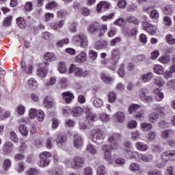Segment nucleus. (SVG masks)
Listing matches in <instances>:
<instances>
[{
    "label": "nucleus",
    "instance_id": "nucleus-1",
    "mask_svg": "<svg viewBox=\"0 0 175 175\" xmlns=\"http://www.w3.org/2000/svg\"><path fill=\"white\" fill-rule=\"evenodd\" d=\"M121 138V135L118 133L109 134L108 137V142L109 143V146L107 145H104L103 146V150L104 152L105 159L107 161H110L111 159V150H117L118 148V140Z\"/></svg>",
    "mask_w": 175,
    "mask_h": 175
},
{
    "label": "nucleus",
    "instance_id": "nucleus-2",
    "mask_svg": "<svg viewBox=\"0 0 175 175\" xmlns=\"http://www.w3.org/2000/svg\"><path fill=\"white\" fill-rule=\"evenodd\" d=\"M72 42L76 46L81 47V49H86L88 46V38L87 35L83 33L74 36Z\"/></svg>",
    "mask_w": 175,
    "mask_h": 175
},
{
    "label": "nucleus",
    "instance_id": "nucleus-3",
    "mask_svg": "<svg viewBox=\"0 0 175 175\" xmlns=\"http://www.w3.org/2000/svg\"><path fill=\"white\" fill-rule=\"evenodd\" d=\"M91 140L96 144H102L106 137V133L105 131L100 129H94L91 132Z\"/></svg>",
    "mask_w": 175,
    "mask_h": 175
},
{
    "label": "nucleus",
    "instance_id": "nucleus-4",
    "mask_svg": "<svg viewBox=\"0 0 175 175\" xmlns=\"http://www.w3.org/2000/svg\"><path fill=\"white\" fill-rule=\"evenodd\" d=\"M88 31H89L90 33H96V32L98 31V36H103L106 31H107V25L100 26L98 23H93L89 26Z\"/></svg>",
    "mask_w": 175,
    "mask_h": 175
},
{
    "label": "nucleus",
    "instance_id": "nucleus-5",
    "mask_svg": "<svg viewBox=\"0 0 175 175\" xmlns=\"http://www.w3.org/2000/svg\"><path fill=\"white\" fill-rule=\"evenodd\" d=\"M53 157V154L49 152H44L40 155V161L39 165L41 167H44L50 165V158Z\"/></svg>",
    "mask_w": 175,
    "mask_h": 175
},
{
    "label": "nucleus",
    "instance_id": "nucleus-6",
    "mask_svg": "<svg viewBox=\"0 0 175 175\" xmlns=\"http://www.w3.org/2000/svg\"><path fill=\"white\" fill-rule=\"evenodd\" d=\"M111 59L112 64L108 65L109 69L111 70H116V64L118 62V59H120V50L118 49H113L111 52Z\"/></svg>",
    "mask_w": 175,
    "mask_h": 175
},
{
    "label": "nucleus",
    "instance_id": "nucleus-7",
    "mask_svg": "<svg viewBox=\"0 0 175 175\" xmlns=\"http://www.w3.org/2000/svg\"><path fill=\"white\" fill-rule=\"evenodd\" d=\"M85 160L81 157H75L72 159V163H71V167L72 169H81L84 166V163Z\"/></svg>",
    "mask_w": 175,
    "mask_h": 175
},
{
    "label": "nucleus",
    "instance_id": "nucleus-8",
    "mask_svg": "<svg viewBox=\"0 0 175 175\" xmlns=\"http://www.w3.org/2000/svg\"><path fill=\"white\" fill-rule=\"evenodd\" d=\"M147 89L142 88L139 90V98L142 102H146V103H150L154 100V97L151 95H147Z\"/></svg>",
    "mask_w": 175,
    "mask_h": 175
},
{
    "label": "nucleus",
    "instance_id": "nucleus-9",
    "mask_svg": "<svg viewBox=\"0 0 175 175\" xmlns=\"http://www.w3.org/2000/svg\"><path fill=\"white\" fill-rule=\"evenodd\" d=\"M161 158L165 162H167V161H174L175 159V150H168L163 152Z\"/></svg>",
    "mask_w": 175,
    "mask_h": 175
},
{
    "label": "nucleus",
    "instance_id": "nucleus-10",
    "mask_svg": "<svg viewBox=\"0 0 175 175\" xmlns=\"http://www.w3.org/2000/svg\"><path fill=\"white\" fill-rule=\"evenodd\" d=\"M75 76L79 79H81V77H88V76H90V72L88 70H83L81 68L77 67L75 72Z\"/></svg>",
    "mask_w": 175,
    "mask_h": 175
},
{
    "label": "nucleus",
    "instance_id": "nucleus-11",
    "mask_svg": "<svg viewBox=\"0 0 175 175\" xmlns=\"http://www.w3.org/2000/svg\"><path fill=\"white\" fill-rule=\"evenodd\" d=\"M91 102L93 105V107L96 109H99L103 106V100L96 96L92 97Z\"/></svg>",
    "mask_w": 175,
    "mask_h": 175
},
{
    "label": "nucleus",
    "instance_id": "nucleus-12",
    "mask_svg": "<svg viewBox=\"0 0 175 175\" xmlns=\"http://www.w3.org/2000/svg\"><path fill=\"white\" fill-rule=\"evenodd\" d=\"M73 146L75 148H81L83 147V138L80 135H74Z\"/></svg>",
    "mask_w": 175,
    "mask_h": 175
},
{
    "label": "nucleus",
    "instance_id": "nucleus-13",
    "mask_svg": "<svg viewBox=\"0 0 175 175\" xmlns=\"http://www.w3.org/2000/svg\"><path fill=\"white\" fill-rule=\"evenodd\" d=\"M113 120L115 122H119V124H123V122H125V114L121 111L116 113L113 115Z\"/></svg>",
    "mask_w": 175,
    "mask_h": 175
},
{
    "label": "nucleus",
    "instance_id": "nucleus-14",
    "mask_svg": "<svg viewBox=\"0 0 175 175\" xmlns=\"http://www.w3.org/2000/svg\"><path fill=\"white\" fill-rule=\"evenodd\" d=\"M44 66H47L46 63L42 64L40 68L37 70V75L40 77H46V76H47V68Z\"/></svg>",
    "mask_w": 175,
    "mask_h": 175
},
{
    "label": "nucleus",
    "instance_id": "nucleus-15",
    "mask_svg": "<svg viewBox=\"0 0 175 175\" xmlns=\"http://www.w3.org/2000/svg\"><path fill=\"white\" fill-rule=\"evenodd\" d=\"M62 95L66 103H70V102L75 99V96L70 92H64Z\"/></svg>",
    "mask_w": 175,
    "mask_h": 175
},
{
    "label": "nucleus",
    "instance_id": "nucleus-16",
    "mask_svg": "<svg viewBox=\"0 0 175 175\" xmlns=\"http://www.w3.org/2000/svg\"><path fill=\"white\" fill-rule=\"evenodd\" d=\"M56 144L58 147H63L66 143V136L65 135H59L55 139Z\"/></svg>",
    "mask_w": 175,
    "mask_h": 175
},
{
    "label": "nucleus",
    "instance_id": "nucleus-17",
    "mask_svg": "<svg viewBox=\"0 0 175 175\" xmlns=\"http://www.w3.org/2000/svg\"><path fill=\"white\" fill-rule=\"evenodd\" d=\"M100 79L105 84H111V83L114 81V78L110 77V75H107V74L105 72L100 73Z\"/></svg>",
    "mask_w": 175,
    "mask_h": 175
},
{
    "label": "nucleus",
    "instance_id": "nucleus-18",
    "mask_svg": "<svg viewBox=\"0 0 175 175\" xmlns=\"http://www.w3.org/2000/svg\"><path fill=\"white\" fill-rule=\"evenodd\" d=\"M110 8V5H109V3L106 1H101L99 4L97 5V11L99 12H105V10H107Z\"/></svg>",
    "mask_w": 175,
    "mask_h": 175
},
{
    "label": "nucleus",
    "instance_id": "nucleus-19",
    "mask_svg": "<svg viewBox=\"0 0 175 175\" xmlns=\"http://www.w3.org/2000/svg\"><path fill=\"white\" fill-rule=\"evenodd\" d=\"M87 53L85 52H81L79 55L75 57L76 62L83 64L87 61Z\"/></svg>",
    "mask_w": 175,
    "mask_h": 175
},
{
    "label": "nucleus",
    "instance_id": "nucleus-20",
    "mask_svg": "<svg viewBox=\"0 0 175 175\" xmlns=\"http://www.w3.org/2000/svg\"><path fill=\"white\" fill-rule=\"evenodd\" d=\"M21 69L27 75H30L31 72H32L33 67L31 65L27 66V64L24 62V59H23L21 62Z\"/></svg>",
    "mask_w": 175,
    "mask_h": 175
},
{
    "label": "nucleus",
    "instance_id": "nucleus-21",
    "mask_svg": "<svg viewBox=\"0 0 175 175\" xmlns=\"http://www.w3.org/2000/svg\"><path fill=\"white\" fill-rule=\"evenodd\" d=\"M140 161H143V162H151V161H152V159H154V157L152 156V154H140L137 155Z\"/></svg>",
    "mask_w": 175,
    "mask_h": 175
},
{
    "label": "nucleus",
    "instance_id": "nucleus-22",
    "mask_svg": "<svg viewBox=\"0 0 175 175\" xmlns=\"http://www.w3.org/2000/svg\"><path fill=\"white\" fill-rule=\"evenodd\" d=\"M152 77H154V75L152 72H149L146 74H144L141 76V80L143 83H148V81H151L152 80Z\"/></svg>",
    "mask_w": 175,
    "mask_h": 175
},
{
    "label": "nucleus",
    "instance_id": "nucleus-23",
    "mask_svg": "<svg viewBox=\"0 0 175 175\" xmlns=\"http://www.w3.org/2000/svg\"><path fill=\"white\" fill-rule=\"evenodd\" d=\"M16 24L21 29H24L27 27L25 19L23 17H18L16 18Z\"/></svg>",
    "mask_w": 175,
    "mask_h": 175
},
{
    "label": "nucleus",
    "instance_id": "nucleus-24",
    "mask_svg": "<svg viewBox=\"0 0 175 175\" xmlns=\"http://www.w3.org/2000/svg\"><path fill=\"white\" fill-rule=\"evenodd\" d=\"M135 147L138 151H147L148 150V146L143 142L136 143Z\"/></svg>",
    "mask_w": 175,
    "mask_h": 175
},
{
    "label": "nucleus",
    "instance_id": "nucleus-25",
    "mask_svg": "<svg viewBox=\"0 0 175 175\" xmlns=\"http://www.w3.org/2000/svg\"><path fill=\"white\" fill-rule=\"evenodd\" d=\"M154 94H155V97L154 99L155 100H157V102H161L163 98H165V95L163 94V92L159 91V89H156L154 90Z\"/></svg>",
    "mask_w": 175,
    "mask_h": 175
},
{
    "label": "nucleus",
    "instance_id": "nucleus-26",
    "mask_svg": "<svg viewBox=\"0 0 175 175\" xmlns=\"http://www.w3.org/2000/svg\"><path fill=\"white\" fill-rule=\"evenodd\" d=\"M159 119V114L152 113L148 116L149 122H152V124L157 122Z\"/></svg>",
    "mask_w": 175,
    "mask_h": 175
},
{
    "label": "nucleus",
    "instance_id": "nucleus-27",
    "mask_svg": "<svg viewBox=\"0 0 175 175\" xmlns=\"http://www.w3.org/2000/svg\"><path fill=\"white\" fill-rule=\"evenodd\" d=\"M72 114L74 117H80L83 114V109L80 107H75L72 110Z\"/></svg>",
    "mask_w": 175,
    "mask_h": 175
},
{
    "label": "nucleus",
    "instance_id": "nucleus-28",
    "mask_svg": "<svg viewBox=\"0 0 175 175\" xmlns=\"http://www.w3.org/2000/svg\"><path fill=\"white\" fill-rule=\"evenodd\" d=\"M153 70L157 75H163V67L159 64H156L153 66Z\"/></svg>",
    "mask_w": 175,
    "mask_h": 175
},
{
    "label": "nucleus",
    "instance_id": "nucleus-29",
    "mask_svg": "<svg viewBox=\"0 0 175 175\" xmlns=\"http://www.w3.org/2000/svg\"><path fill=\"white\" fill-rule=\"evenodd\" d=\"M125 155L126 158H128L129 159H132L137 158V157L139 155V152H132L131 150H126Z\"/></svg>",
    "mask_w": 175,
    "mask_h": 175
},
{
    "label": "nucleus",
    "instance_id": "nucleus-30",
    "mask_svg": "<svg viewBox=\"0 0 175 175\" xmlns=\"http://www.w3.org/2000/svg\"><path fill=\"white\" fill-rule=\"evenodd\" d=\"M64 24H65V21H60L59 22L51 23V28L52 29H57V28H62L64 27Z\"/></svg>",
    "mask_w": 175,
    "mask_h": 175
},
{
    "label": "nucleus",
    "instance_id": "nucleus-31",
    "mask_svg": "<svg viewBox=\"0 0 175 175\" xmlns=\"http://www.w3.org/2000/svg\"><path fill=\"white\" fill-rule=\"evenodd\" d=\"M98 118L102 121V122H107V121L110 120V116H109L106 113L102 112L99 113Z\"/></svg>",
    "mask_w": 175,
    "mask_h": 175
},
{
    "label": "nucleus",
    "instance_id": "nucleus-32",
    "mask_svg": "<svg viewBox=\"0 0 175 175\" xmlns=\"http://www.w3.org/2000/svg\"><path fill=\"white\" fill-rule=\"evenodd\" d=\"M44 58L46 61H55L57 59V57H55V55H54L53 53H47L44 55Z\"/></svg>",
    "mask_w": 175,
    "mask_h": 175
},
{
    "label": "nucleus",
    "instance_id": "nucleus-33",
    "mask_svg": "<svg viewBox=\"0 0 175 175\" xmlns=\"http://www.w3.org/2000/svg\"><path fill=\"white\" fill-rule=\"evenodd\" d=\"M108 99L109 103H114L117 100V94L114 92H110L108 94Z\"/></svg>",
    "mask_w": 175,
    "mask_h": 175
},
{
    "label": "nucleus",
    "instance_id": "nucleus-34",
    "mask_svg": "<svg viewBox=\"0 0 175 175\" xmlns=\"http://www.w3.org/2000/svg\"><path fill=\"white\" fill-rule=\"evenodd\" d=\"M141 129L144 130L145 132H147V131H150V129H152V124L150 123H146L143 122L140 124Z\"/></svg>",
    "mask_w": 175,
    "mask_h": 175
},
{
    "label": "nucleus",
    "instance_id": "nucleus-35",
    "mask_svg": "<svg viewBox=\"0 0 175 175\" xmlns=\"http://www.w3.org/2000/svg\"><path fill=\"white\" fill-rule=\"evenodd\" d=\"M27 85L29 87V88H33V90H35V88L38 87V82H36V80H35V79L31 78L28 80Z\"/></svg>",
    "mask_w": 175,
    "mask_h": 175
},
{
    "label": "nucleus",
    "instance_id": "nucleus-36",
    "mask_svg": "<svg viewBox=\"0 0 175 175\" xmlns=\"http://www.w3.org/2000/svg\"><path fill=\"white\" fill-rule=\"evenodd\" d=\"M154 84H155V85H157V87H163V85H165V81H163V79H162V78L157 77L154 79Z\"/></svg>",
    "mask_w": 175,
    "mask_h": 175
},
{
    "label": "nucleus",
    "instance_id": "nucleus-37",
    "mask_svg": "<svg viewBox=\"0 0 175 175\" xmlns=\"http://www.w3.org/2000/svg\"><path fill=\"white\" fill-rule=\"evenodd\" d=\"M86 150L88 151V152H90V154H92L93 155H95V154H96V152H97L96 148H95V146H94V145H92V144H90V143L88 144Z\"/></svg>",
    "mask_w": 175,
    "mask_h": 175
},
{
    "label": "nucleus",
    "instance_id": "nucleus-38",
    "mask_svg": "<svg viewBox=\"0 0 175 175\" xmlns=\"http://www.w3.org/2000/svg\"><path fill=\"white\" fill-rule=\"evenodd\" d=\"M139 109H140V105L137 104H133L129 107V112L130 114H132V113L137 112V110H139Z\"/></svg>",
    "mask_w": 175,
    "mask_h": 175
},
{
    "label": "nucleus",
    "instance_id": "nucleus-39",
    "mask_svg": "<svg viewBox=\"0 0 175 175\" xmlns=\"http://www.w3.org/2000/svg\"><path fill=\"white\" fill-rule=\"evenodd\" d=\"M124 68H125V64H122L120 65L119 70L118 71V73L120 77H122V79H124V77H125L126 73H125Z\"/></svg>",
    "mask_w": 175,
    "mask_h": 175
},
{
    "label": "nucleus",
    "instance_id": "nucleus-40",
    "mask_svg": "<svg viewBox=\"0 0 175 175\" xmlns=\"http://www.w3.org/2000/svg\"><path fill=\"white\" fill-rule=\"evenodd\" d=\"M36 117L38 121L42 122L44 120V113H43V111L38 109L36 111Z\"/></svg>",
    "mask_w": 175,
    "mask_h": 175
},
{
    "label": "nucleus",
    "instance_id": "nucleus-41",
    "mask_svg": "<svg viewBox=\"0 0 175 175\" xmlns=\"http://www.w3.org/2000/svg\"><path fill=\"white\" fill-rule=\"evenodd\" d=\"M19 131L22 136H27L28 135V130L27 129V126L24 124H21L19 126Z\"/></svg>",
    "mask_w": 175,
    "mask_h": 175
},
{
    "label": "nucleus",
    "instance_id": "nucleus-42",
    "mask_svg": "<svg viewBox=\"0 0 175 175\" xmlns=\"http://www.w3.org/2000/svg\"><path fill=\"white\" fill-rule=\"evenodd\" d=\"M96 174L97 175H106V169L105 168V166L101 165H99L96 170Z\"/></svg>",
    "mask_w": 175,
    "mask_h": 175
},
{
    "label": "nucleus",
    "instance_id": "nucleus-43",
    "mask_svg": "<svg viewBox=\"0 0 175 175\" xmlns=\"http://www.w3.org/2000/svg\"><path fill=\"white\" fill-rule=\"evenodd\" d=\"M171 135H172V130H170V129L163 130L161 133V137L163 139H169Z\"/></svg>",
    "mask_w": 175,
    "mask_h": 175
},
{
    "label": "nucleus",
    "instance_id": "nucleus-44",
    "mask_svg": "<svg viewBox=\"0 0 175 175\" xmlns=\"http://www.w3.org/2000/svg\"><path fill=\"white\" fill-rule=\"evenodd\" d=\"M12 166V161H10V159H5L3 161V168L5 170H9V169H10V167Z\"/></svg>",
    "mask_w": 175,
    "mask_h": 175
},
{
    "label": "nucleus",
    "instance_id": "nucleus-45",
    "mask_svg": "<svg viewBox=\"0 0 175 175\" xmlns=\"http://www.w3.org/2000/svg\"><path fill=\"white\" fill-rule=\"evenodd\" d=\"M89 58L92 61H95L96 58H98V53L95 52L94 50H91L89 51Z\"/></svg>",
    "mask_w": 175,
    "mask_h": 175
},
{
    "label": "nucleus",
    "instance_id": "nucleus-46",
    "mask_svg": "<svg viewBox=\"0 0 175 175\" xmlns=\"http://www.w3.org/2000/svg\"><path fill=\"white\" fill-rule=\"evenodd\" d=\"M159 61L164 65H166V64H169V62H170V57L169 55H165L163 57H159Z\"/></svg>",
    "mask_w": 175,
    "mask_h": 175
},
{
    "label": "nucleus",
    "instance_id": "nucleus-47",
    "mask_svg": "<svg viewBox=\"0 0 175 175\" xmlns=\"http://www.w3.org/2000/svg\"><path fill=\"white\" fill-rule=\"evenodd\" d=\"M69 43V39L68 38H64L63 40H61L56 42V45L58 46V47H62L64 44H68Z\"/></svg>",
    "mask_w": 175,
    "mask_h": 175
},
{
    "label": "nucleus",
    "instance_id": "nucleus-48",
    "mask_svg": "<svg viewBox=\"0 0 175 175\" xmlns=\"http://www.w3.org/2000/svg\"><path fill=\"white\" fill-rule=\"evenodd\" d=\"M58 70L59 73H65V72H66V66H65V63L60 62L59 64Z\"/></svg>",
    "mask_w": 175,
    "mask_h": 175
},
{
    "label": "nucleus",
    "instance_id": "nucleus-49",
    "mask_svg": "<svg viewBox=\"0 0 175 175\" xmlns=\"http://www.w3.org/2000/svg\"><path fill=\"white\" fill-rule=\"evenodd\" d=\"M33 9V4L32 3V2L29 1L25 3V10H26V12H32Z\"/></svg>",
    "mask_w": 175,
    "mask_h": 175
},
{
    "label": "nucleus",
    "instance_id": "nucleus-50",
    "mask_svg": "<svg viewBox=\"0 0 175 175\" xmlns=\"http://www.w3.org/2000/svg\"><path fill=\"white\" fill-rule=\"evenodd\" d=\"M16 113L19 114V116H23L25 113V107H23V105H18L16 108Z\"/></svg>",
    "mask_w": 175,
    "mask_h": 175
},
{
    "label": "nucleus",
    "instance_id": "nucleus-51",
    "mask_svg": "<svg viewBox=\"0 0 175 175\" xmlns=\"http://www.w3.org/2000/svg\"><path fill=\"white\" fill-rule=\"evenodd\" d=\"M167 43L169 44H175V38L172 36V34H168L166 36Z\"/></svg>",
    "mask_w": 175,
    "mask_h": 175
},
{
    "label": "nucleus",
    "instance_id": "nucleus-52",
    "mask_svg": "<svg viewBox=\"0 0 175 175\" xmlns=\"http://www.w3.org/2000/svg\"><path fill=\"white\" fill-rule=\"evenodd\" d=\"M27 175H39V171L36 168H30L27 171Z\"/></svg>",
    "mask_w": 175,
    "mask_h": 175
},
{
    "label": "nucleus",
    "instance_id": "nucleus-53",
    "mask_svg": "<svg viewBox=\"0 0 175 175\" xmlns=\"http://www.w3.org/2000/svg\"><path fill=\"white\" fill-rule=\"evenodd\" d=\"M44 103L46 107H53L54 106V100L47 98L44 100Z\"/></svg>",
    "mask_w": 175,
    "mask_h": 175
},
{
    "label": "nucleus",
    "instance_id": "nucleus-54",
    "mask_svg": "<svg viewBox=\"0 0 175 175\" xmlns=\"http://www.w3.org/2000/svg\"><path fill=\"white\" fill-rule=\"evenodd\" d=\"M10 139L12 140V142L14 143H17L18 142V137L14 131H12L10 133Z\"/></svg>",
    "mask_w": 175,
    "mask_h": 175
},
{
    "label": "nucleus",
    "instance_id": "nucleus-55",
    "mask_svg": "<svg viewBox=\"0 0 175 175\" xmlns=\"http://www.w3.org/2000/svg\"><path fill=\"white\" fill-rule=\"evenodd\" d=\"M146 56L144 55H138L135 57V62H142V61H146Z\"/></svg>",
    "mask_w": 175,
    "mask_h": 175
},
{
    "label": "nucleus",
    "instance_id": "nucleus-56",
    "mask_svg": "<svg viewBox=\"0 0 175 175\" xmlns=\"http://www.w3.org/2000/svg\"><path fill=\"white\" fill-rule=\"evenodd\" d=\"M127 21L129 23H133V24H136V25L139 24V20H137V18H136L135 16L128 17L127 18Z\"/></svg>",
    "mask_w": 175,
    "mask_h": 175
},
{
    "label": "nucleus",
    "instance_id": "nucleus-57",
    "mask_svg": "<svg viewBox=\"0 0 175 175\" xmlns=\"http://www.w3.org/2000/svg\"><path fill=\"white\" fill-rule=\"evenodd\" d=\"M16 170L17 172H18L19 173H21V172H24V163L23 162H19L18 163V165H16Z\"/></svg>",
    "mask_w": 175,
    "mask_h": 175
},
{
    "label": "nucleus",
    "instance_id": "nucleus-58",
    "mask_svg": "<svg viewBox=\"0 0 175 175\" xmlns=\"http://www.w3.org/2000/svg\"><path fill=\"white\" fill-rule=\"evenodd\" d=\"M118 6L120 9H125L126 6V0H120L118 2Z\"/></svg>",
    "mask_w": 175,
    "mask_h": 175
},
{
    "label": "nucleus",
    "instance_id": "nucleus-59",
    "mask_svg": "<svg viewBox=\"0 0 175 175\" xmlns=\"http://www.w3.org/2000/svg\"><path fill=\"white\" fill-rule=\"evenodd\" d=\"M57 6H58V3H57V2H55V1H52V2H49L46 5V9H54V8H57Z\"/></svg>",
    "mask_w": 175,
    "mask_h": 175
},
{
    "label": "nucleus",
    "instance_id": "nucleus-60",
    "mask_svg": "<svg viewBox=\"0 0 175 175\" xmlns=\"http://www.w3.org/2000/svg\"><path fill=\"white\" fill-rule=\"evenodd\" d=\"M146 32L150 33V35H154L157 33V27L152 25L150 27L148 28V31Z\"/></svg>",
    "mask_w": 175,
    "mask_h": 175
},
{
    "label": "nucleus",
    "instance_id": "nucleus-61",
    "mask_svg": "<svg viewBox=\"0 0 175 175\" xmlns=\"http://www.w3.org/2000/svg\"><path fill=\"white\" fill-rule=\"evenodd\" d=\"M12 24V16H8L3 21L4 27H9Z\"/></svg>",
    "mask_w": 175,
    "mask_h": 175
},
{
    "label": "nucleus",
    "instance_id": "nucleus-62",
    "mask_svg": "<svg viewBox=\"0 0 175 175\" xmlns=\"http://www.w3.org/2000/svg\"><path fill=\"white\" fill-rule=\"evenodd\" d=\"M166 174L168 175H175V169L170 166L167 168Z\"/></svg>",
    "mask_w": 175,
    "mask_h": 175
},
{
    "label": "nucleus",
    "instance_id": "nucleus-63",
    "mask_svg": "<svg viewBox=\"0 0 175 175\" xmlns=\"http://www.w3.org/2000/svg\"><path fill=\"white\" fill-rule=\"evenodd\" d=\"M59 83L62 85V88H65V87H66V84L68 83V79L66 78H61Z\"/></svg>",
    "mask_w": 175,
    "mask_h": 175
},
{
    "label": "nucleus",
    "instance_id": "nucleus-64",
    "mask_svg": "<svg viewBox=\"0 0 175 175\" xmlns=\"http://www.w3.org/2000/svg\"><path fill=\"white\" fill-rule=\"evenodd\" d=\"M167 86L175 90V79H172L167 81Z\"/></svg>",
    "mask_w": 175,
    "mask_h": 175
}]
</instances>
